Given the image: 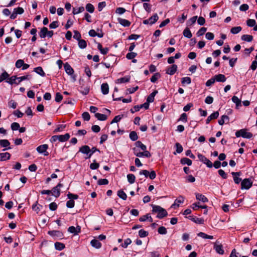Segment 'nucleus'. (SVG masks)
Instances as JSON below:
<instances>
[{"instance_id":"4468645a","label":"nucleus","mask_w":257,"mask_h":257,"mask_svg":"<svg viewBox=\"0 0 257 257\" xmlns=\"http://www.w3.org/2000/svg\"><path fill=\"white\" fill-rule=\"evenodd\" d=\"M11 157V155L9 153H0V161H5L9 160Z\"/></svg>"},{"instance_id":"39448f33","label":"nucleus","mask_w":257,"mask_h":257,"mask_svg":"<svg viewBox=\"0 0 257 257\" xmlns=\"http://www.w3.org/2000/svg\"><path fill=\"white\" fill-rule=\"evenodd\" d=\"M62 186V184L58 183L56 186L52 189L51 191L52 195L56 198L58 197L60 195V188Z\"/></svg>"},{"instance_id":"412c9836","label":"nucleus","mask_w":257,"mask_h":257,"mask_svg":"<svg viewBox=\"0 0 257 257\" xmlns=\"http://www.w3.org/2000/svg\"><path fill=\"white\" fill-rule=\"evenodd\" d=\"M58 141L61 142H64L67 141L70 138V135L66 133L64 135H58Z\"/></svg>"},{"instance_id":"4c0bfd02","label":"nucleus","mask_w":257,"mask_h":257,"mask_svg":"<svg viewBox=\"0 0 257 257\" xmlns=\"http://www.w3.org/2000/svg\"><path fill=\"white\" fill-rule=\"evenodd\" d=\"M78 46L80 48L84 49L87 46L86 42L84 40L80 39L78 40Z\"/></svg>"},{"instance_id":"a19ab883","label":"nucleus","mask_w":257,"mask_h":257,"mask_svg":"<svg viewBox=\"0 0 257 257\" xmlns=\"http://www.w3.org/2000/svg\"><path fill=\"white\" fill-rule=\"evenodd\" d=\"M10 143L7 140H0V146L2 147H8L10 146Z\"/></svg>"},{"instance_id":"49530a36","label":"nucleus","mask_w":257,"mask_h":257,"mask_svg":"<svg viewBox=\"0 0 257 257\" xmlns=\"http://www.w3.org/2000/svg\"><path fill=\"white\" fill-rule=\"evenodd\" d=\"M86 10L90 13H92L94 10V6L91 4H87L86 6Z\"/></svg>"},{"instance_id":"5701e85b","label":"nucleus","mask_w":257,"mask_h":257,"mask_svg":"<svg viewBox=\"0 0 257 257\" xmlns=\"http://www.w3.org/2000/svg\"><path fill=\"white\" fill-rule=\"evenodd\" d=\"M91 245L96 248H99L101 246V243L97 239H94L92 240L90 242Z\"/></svg>"},{"instance_id":"6ab92c4d","label":"nucleus","mask_w":257,"mask_h":257,"mask_svg":"<svg viewBox=\"0 0 257 257\" xmlns=\"http://www.w3.org/2000/svg\"><path fill=\"white\" fill-rule=\"evenodd\" d=\"M177 70V66L175 64L172 65L167 71L166 73L169 75H173Z\"/></svg>"},{"instance_id":"69168bd1","label":"nucleus","mask_w":257,"mask_h":257,"mask_svg":"<svg viewBox=\"0 0 257 257\" xmlns=\"http://www.w3.org/2000/svg\"><path fill=\"white\" fill-rule=\"evenodd\" d=\"M178 120L184 122H187V114L185 113H182Z\"/></svg>"},{"instance_id":"cd10ccee","label":"nucleus","mask_w":257,"mask_h":257,"mask_svg":"<svg viewBox=\"0 0 257 257\" xmlns=\"http://www.w3.org/2000/svg\"><path fill=\"white\" fill-rule=\"evenodd\" d=\"M149 19V22H150V25H153L155 24L159 19V17L157 14H155L153 16L150 17Z\"/></svg>"},{"instance_id":"7ed1b4c3","label":"nucleus","mask_w":257,"mask_h":257,"mask_svg":"<svg viewBox=\"0 0 257 257\" xmlns=\"http://www.w3.org/2000/svg\"><path fill=\"white\" fill-rule=\"evenodd\" d=\"M252 184V182L250 179H244L241 182V189H249Z\"/></svg>"},{"instance_id":"338daca9","label":"nucleus","mask_w":257,"mask_h":257,"mask_svg":"<svg viewBox=\"0 0 257 257\" xmlns=\"http://www.w3.org/2000/svg\"><path fill=\"white\" fill-rule=\"evenodd\" d=\"M83 119L85 121H88L90 119V115L88 112H84L82 114Z\"/></svg>"},{"instance_id":"72a5a7b5","label":"nucleus","mask_w":257,"mask_h":257,"mask_svg":"<svg viewBox=\"0 0 257 257\" xmlns=\"http://www.w3.org/2000/svg\"><path fill=\"white\" fill-rule=\"evenodd\" d=\"M130 138L133 141H135L138 140V136L137 133L135 131H132L130 134Z\"/></svg>"},{"instance_id":"79ce46f5","label":"nucleus","mask_w":257,"mask_h":257,"mask_svg":"<svg viewBox=\"0 0 257 257\" xmlns=\"http://www.w3.org/2000/svg\"><path fill=\"white\" fill-rule=\"evenodd\" d=\"M127 179L130 183L133 184L135 181L136 177L134 174H130L127 175Z\"/></svg>"},{"instance_id":"1a4fd4ad","label":"nucleus","mask_w":257,"mask_h":257,"mask_svg":"<svg viewBox=\"0 0 257 257\" xmlns=\"http://www.w3.org/2000/svg\"><path fill=\"white\" fill-rule=\"evenodd\" d=\"M184 197L183 196H179L177 199L175 200L174 203L172 205V208H175V206L179 207V203H183L184 201Z\"/></svg>"},{"instance_id":"f8f14e48","label":"nucleus","mask_w":257,"mask_h":257,"mask_svg":"<svg viewBox=\"0 0 257 257\" xmlns=\"http://www.w3.org/2000/svg\"><path fill=\"white\" fill-rule=\"evenodd\" d=\"M135 154L136 156L139 157L145 156L147 158H150L151 156L150 153L149 151H146V150L144 151L143 152L135 153Z\"/></svg>"},{"instance_id":"c756f323","label":"nucleus","mask_w":257,"mask_h":257,"mask_svg":"<svg viewBox=\"0 0 257 257\" xmlns=\"http://www.w3.org/2000/svg\"><path fill=\"white\" fill-rule=\"evenodd\" d=\"M241 40L248 42H251L253 40V37L249 35H243L241 38Z\"/></svg>"},{"instance_id":"9d476101","label":"nucleus","mask_w":257,"mask_h":257,"mask_svg":"<svg viewBox=\"0 0 257 257\" xmlns=\"http://www.w3.org/2000/svg\"><path fill=\"white\" fill-rule=\"evenodd\" d=\"M232 175L233 176V180L236 184H239L241 180V179L239 178V176L241 175V172H232Z\"/></svg>"},{"instance_id":"6e6d98bb","label":"nucleus","mask_w":257,"mask_h":257,"mask_svg":"<svg viewBox=\"0 0 257 257\" xmlns=\"http://www.w3.org/2000/svg\"><path fill=\"white\" fill-rule=\"evenodd\" d=\"M139 235L141 237H145L148 235V232L144 229H141L139 231Z\"/></svg>"},{"instance_id":"c9c22d12","label":"nucleus","mask_w":257,"mask_h":257,"mask_svg":"<svg viewBox=\"0 0 257 257\" xmlns=\"http://www.w3.org/2000/svg\"><path fill=\"white\" fill-rule=\"evenodd\" d=\"M84 11V8L83 7H80L78 8H74L73 9V14L74 15H77L80 13L83 12Z\"/></svg>"},{"instance_id":"dca6fc26","label":"nucleus","mask_w":257,"mask_h":257,"mask_svg":"<svg viewBox=\"0 0 257 257\" xmlns=\"http://www.w3.org/2000/svg\"><path fill=\"white\" fill-rule=\"evenodd\" d=\"M219 116V112L218 111H215L208 116L206 123L207 124L209 123V122L213 119L217 118Z\"/></svg>"},{"instance_id":"f257e3e1","label":"nucleus","mask_w":257,"mask_h":257,"mask_svg":"<svg viewBox=\"0 0 257 257\" xmlns=\"http://www.w3.org/2000/svg\"><path fill=\"white\" fill-rule=\"evenodd\" d=\"M153 212L158 213L157 217L158 218H163L168 214L166 210L158 205H153Z\"/></svg>"},{"instance_id":"603ef678","label":"nucleus","mask_w":257,"mask_h":257,"mask_svg":"<svg viewBox=\"0 0 257 257\" xmlns=\"http://www.w3.org/2000/svg\"><path fill=\"white\" fill-rule=\"evenodd\" d=\"M256 22L253 19H248L246 21V24L248 27H253L255 26Z\"/></svg>"},{"instance_id":"0eeeda50","label":"nucleus","mask_w":257,"mask_h":257,"mask_svg":"<svg viewBox=\"0 0 257 257\" xmlns=\"http://www.w3.org/2000/svg\"><path fill=\"white\" fill-rule=\"evenodd\" d=\"M219 242L216 241L214 243L213 248L216 252L220 254H223L224 251L223 248V246L221 244H219Z\"/></svg>"},{"instance_id":"680f3d73","label":"nucleus","mask_w":257,"mask_h":257,"mask_svg":"<svg viewBox=\"0 0 257 257\" xmlns=\"http://www.w3.org/2000/svg\"><path fill=\"white\" fill-rule=\"evenodd\" d=\"M75 202L73 200H69L66 203V206L68 208H72L74 206Z\"/></svg>"},{"instance_id":"9b49d317","label":"nucleus","mask_w":257,"mask_h":257,"mask_svg":"<svg viewBox=\"0 0 257 257\" xmlns=\"http://www.w3.org/2000/svg\"><path fill=\"white\" fill-rule=\"evenodd\" d=\"M64 67L65 72L70 75H72L74 73V70L71 66L67 63H66L64 65Z\"/></svg>"},{"instance_id":"f03ea898","label":"nucleus","mask_w":257,"mask_h":257,"mask_svg":"<svg viewBox=\"0 0 257 257\" xmlns=\"http://www.w3.org/2000/svg\"><path fill=\"white\" fill-rule=\"evenodd\" d=\"M235 136L237 138L242 137L244 138L250 139L252 137V134L251 133L247 132L246 129L243 128L236 131L235 133Z\"/></svg>"},{"instance_id":"de8ad7c7","label":"nucleus","mask_w":257,"mask_h":257,"mask_svg":"<svg viewBox=\"0 0 257 257\" xmlns=\"http://www.w3.org/2000/svg\"><path fill=\"white\" fill-rule=\"evenodd\" d=\"M9 74L5 71L2 75H0V82L3 81V80H6L8 77H9Z\"/></svg>"},{"instance_id":"b1692460","label":"nucleus","mask_w":257,"mask_h":257,"mask_svg":"<svg viewBox=\"0 0 257 257\" xmlns=\"http://www.w3.org/2000/svg\"><path fill=\"white\" fill-rule=\"evenodd\" d=\"M48 29L46 27H43L39 33V35L41 38H44L46 37Z\"/></svg>"},{"instance_id":"2eb2a0df","label":"nucleus","mask_w":257,"mask_h":257,"mask_svg":"<svg viewBox=\"0 0 257 257\" xmlns=\"http://www.w3.org/2000/svg\"><path fill=\"white\" fill-rule=\"evenodd\" d=\"M79 152H81L83 154L88 155L91 152V150L88 146H83L79 149Z\"/></svg>"},{"instance_id":"7c9ffc66","label":"nucleus","mask_w":257,"mask_h":257,"mask_svg":"<svg viewBox=\"0 0 257 257\" xmlns=\"http://www.w3.org/2000/svg\"><path fill=\"white\" fill-rule=\"evenodd\" d=\"M183 35L187 38H191L192 36V33L188 28H186L183 31Z\"/></svg>"},{"instance_id":"37998d69","label":"nucleus","mask_w":257,"mask_h":257,"mask_svg":"<svg viewBox=\"0 0 257 257\" xmlns=\"http://www.w3.org/2000/svg\"><path fill=\"white\" fill-rule=\"evenodd\" d=\"M160 77V74L159 73H156L154 74L153 76L151 78V81L153 83H155Z\"/></svg>"},{"instance_id":"f3484780","label":"nucleus","mask_w":257,"mask_h":257,"mask_svg":"<svg viewBox=\"0 0 257 257\" xmlns=\"http://www.w3.org/2000/svg\"><path fill=\"white\" fill-rule=\"evenodd\" d=\"M117 21L118 23L123 27H128L131 25V22L130 21L124 19L118 18Z\"/></svg>"},{"instance_id":"13d9d810","label":"nucleus","mask_w":257,"mask_h":257,"mask_svg":"<svg viewBox=\"0 0 257 257\" xmlns=\"http://www.w3.org/2000/svg\"><path fill=\"white\" fill-rule=\"evenodd\" d=\"M65 128V125L63 124H60L58 127L54 131V133L60 132L62 131Z\"/></svg>"},{"instance_id":"473e14b6","label":"nucleus","mask_w":257,"mask_h":257,"mask_svg":"<svg viewBox=\"0 0 257 257\" xmlns=\"http://www.w3.org/2000/svg\"><path fill=\"white\" fill-rule=\"evenodd\" d=\"M34 71L41 76H45V73L41 67H38L34 69Z\"/></svg>"},{"instance_id":"2f4dec72","label":"nucleus","mask_w":257,"mask_h":257,"mask_svg":"<svg viewBox=\"0 0 257 257\" xmlns=\"http://www.w3.org/2000/svg\"><path fill=\"white\" fill-rule=\"evenodd\" d=\"M95 116L99 120H105L107 119V116L105 114L100 113H96Z\"/></svg>"},{"instance_id":"393cba45","label":"nucleus","mask_w":257,"mask_h":257,"mask_svg":"<svg viewBox=\"0 0 257 257\" xmlns=\"http://www.w3.org/2000/svg\"><path fill=\"white\" fill-rule=\"evenodd\" d=\"M229 117L227 115H223L221 116V118L218 120V123L222 125L225 121H227V123L229 122Z\"/></svg>"},{"instance_id":"423d86ee","label":"nucleus","mask_w":257,"mask_h":257,"mask_svg":"<svg viewBox=\"0 0 257 257\" xmlns=\"http://www.w3.org/2000/svg\"><path fill=\"white\" fill-rule=\"evenodd\" d=\"M48 148V146L47 144L42 145L38 146L36 150L37 152L40 154L44 153L45 156H48L49 153L47 152V150Z\"/></svg>"},{"instance_id":"4d7b16f0","label":"nucleus","mask_w":257,"mask_h":257,"mask_svg":"<svg viewBox=\"0 0 257 257\" xmlns=\"http://www.w3.org/2000/svg\"><path fill=\"white\" fill-rule=\"evenodd\" d=\"M131 242V239L130 238H127L124 241V243L121 244V246L123 248H126Z\"/></svg>"},{"instance_id":"20e7f679","label":"nucleus","mask_w":257,"mask_h":257,"mask_svg":"<svg viewBox=\"0 0 257 257\" xmlns=\"http://www.w3.org/2000/svg\"><path fill=\"white\" fill-rule=\"evenodd\" d=\"M198 158L201 162L206 164L208 168L212 167L213 165L212 162L203 155L198 154Z\"/></svg>"},{"instance_id":"bf43d9fd","label":"nucleus","mask_w":257,"mask_h":257,"mask_svg":"<svg viewBox=\"0 0 257 257\" xmlns=\"http://www.w3.org/2000/svg\"><path fill=\"white\" fill-rule=\"evenodd\" d=\"M159 233L161 234H166L167 232L166 228L164 226H161L158 228Z\"/></svg>"},{"instance_id":"f704fd0d","label":"nucleus","mask_w":257,"mask_h":257,"mask_svg":"<svg viewBox=\"0 0 257 257\" xmlns=\"http://www.w3.org/2000/svg\"><path fill=\"white\" fill-rule=\"evenodd\" d=\"M241 27L240 26L234 27L231 29L230 32L233 34H236L241 31Z\"/></svg>"},{"instance_id":"58836bf2","label":"nucleus","mask_w":257,"mask_h":257,"mask_svg":"<svg viewBox=\"0 0 257 257\" xmlns=\"http://www.w3.org/2000/svg\"><path fill=\"white\" fill-rule=\"evenodd\" d=\"M181 163L183 165L187 164L188 166H190L192 164V161L188 158H184L181 160Z\"/></svg>"},{"instance_id":"09e8293b","label":"nucleus","mask_w":257,"mask_h":257,"mask_svg":"<svg viewBox=\"0 0 257 257\" xmlns=\"http://www.w3.org/2000/svg\"><path fill=\"white\" fill-rule=\"evenodd\" d=\"M31 78V76L30 75H27L26 76L18 77V83H20L21 81L25 80H29Z\"/></svg>"},{"instance_id":"ea45409f","label":"nucleus","mask_w":257,"mask_h":257,"mask_svg":"<svg viewBox=\"0 0 257 257\" xmlns=\"http://www.w3.org/2000/svg\"><path fill=\"white\" fill-rule=\"evenodd\" d=\"M130 81V77H122L119 79H117L116 80V83H122L125 82H127Z\"/></svg>"},{"instance_id":"c03bdc74","label":"nucleus","mask_w":257,"mask_h":257,"mask_svg":"<svg viewBox=\"0 0 257 257\" xmlns=\"http://www.w3.org/2000/svg\"><path fill=\"white\" fill-rule=\"evenodd\" d=\"M207 31V28L205 27H202L196 33L198 37L203 35Z\"/></svg>"},{"instance_id":"aec40b11","label":"nucleus","mask_w":257,"mask_h":257,"mask_svg":"<svg viewBox=\"0 0 257 257\" xmlns=\"http://www.w3.org/2000/svg\"><path fill=\"white\" fill-rule=\"evenodd\" d=\"M196 199L202 201V202H207L208 201V199L203 195L199 193H196Z\"/></svg>"},{"instance_id":"4be33fe9","label":"nucleus","mask_w":257,"mask_h":257,"mask_svg":"<svg viewBox=\"0 0 257 257\" xmlns=\"http://www.w3.org/2000/svg\"><path fill=\"white\" fill-rule=\"evenodd\" d=\"M101 92L103 94H107L109 92V86L107 83H102L101 86Z\"/></svg>"},{"instance_id":"864d4df0","label":"nucleus","mask_w":257,"mask_h":257,"mask_svg":"<svg viewBox=\"0 0 257 257\" xmlns=\"http://www.w3.org/2000/svg\"><path fill=\"white\" fill-rule=\"evenodd\" d=\"M73 32H74V35H73L74 39H75L78 41L80 39H81V34L78 31L74 30L73 31Z\"/></svg>"},{"instance_id":"ddd939ff","label":"nucleus","mask_w":257,"mask_h":257,"mask_svg":"<svg viewBox=\"0 0 257 257\" xmlns=\"http://www.w3.org/2000/svg\"><path fill=\"white\" fill-rule=\"evenodd\" d=\"M215 81L224 82L226 81V78L223 74H217L214 76Z\"/></svg>"},{"instance_id":"5fc2aeb1","label":"nucleus","mask_w":257,"mask_h":257,"mask_svg":"<svg viewBox=\"0 0 257 257\" xmlns=\"http://www.w3.org/2000/svg\"><path fill=\"white\" fill-rule=\"evenodd\" d=\"M37 202H36L35 204H33L32 205V209L36 211L37 212V213H38L40 211V207H42V206L41 205H39V206L37 205Z\"/></svg>"},{"instance_id":"e433bc0d","label":"nucleus","mask_w":257,"mask_h":257,"mask_svg":"<svg viewBox=\"0 0 257 257\" xmlns=\"http://www.w3.org/2000/svg\"><path fill=\"white\" fill-rule=\"evenodd\" d=\"M55 247L57 250H61L65 248V245L62 243L56 242L55 243Z\"/></svg>"},{"instance_id":"6e6552de","label":"nucleus","mask_w":257,"mask_h":257,"mask_svg":"<svg viewBox=\"0 0 257 257\" xmlns=\"http://www.w3.org/2000/svg\"><path fill=\"white\" fill-rule=\"evenodd\" d=\"M81 230V227L80 226H77L76 227L71 226L69 227L68 229V231L71 233H73L74 235L78 234Z\"/></svg>"},{"instance_id":"8fccbe9b","label":"nucleus","mask_w":257,"mask_h":257,"mask_svg":"<svg viewBox=\"0 0 257 257\" xmlns=\"http://www.w3.org/2000/svg\"><path fill=\"white\" fill-rule=\"evenodd\" d=\"M191 78L188 77H183L181 79V82L183 84H189L191 83Z\"/></svg>"},{"instance_id":"c85d7f7f","label":"nucleus","mask_w":257,"mask_h":257,"mask_svg":"<svg viewBox=\"0 0 257 257\" xmlns=\"http://www.w3.org/2000/svg\"><path fill=\"white\" fill-rule=\"evenodd\" d=\"M117 195L123 200H125L127 198L126 193L122 190H119L117 191Z\"/></svg>"},{"instance_id":"a878e982","label":"nucleus","mask_w":257,"mask_h":257,"mask_svg":"<svg viewBox=\"0 0 257 257\" xmlns=\"http://www.w3.org/2000/svg\"><path fill=\"white\" fill-rule=\"evenodd\" d=\"M147 220H148L151 222L153 221V218L149 214H147L146 215L142 216L139 219V220L142 222L145 221Z\"/></svg>"},{"instance_id":"052dcab7","label":"nucleus","mask_w":257,"mask_h":257,"mask_svg":"<svg viewBox=\"0 0 257 257\" xmlns=\"http://www.w3.org/2000/svg\"><path fill=\"white\" fill-rule=\"evenodd\" d=\"M20 128V124L18 122H13L11 124V128L13 131H17Z\"/></svg>"},{"instance_id":"a18cd8bd","label":"nucleus","mask_w":257,"mask_h":257,"mask_svg":"<svg viewBox=\"0 0 257 257\" xmlns=\"http://www.w3.org/2000/svg\"><path fill=\"white\" fill-rule=\"evenodd\" d=\"M135 144L136 147L140 148L143 151L147 149V147L140 141H137Z\"/></svg>"},{"instance_id":"a211bd4d","label":"nucleus","mask_w":257,"mask_h":257,"mask_svg":"<svg viewBox=\"0 0 257 257\" xmlns=\"http://www.w3.org/2000/svg\"><path fill=\"white\" fill-rule=\"evenodd\" d=\"M6 79V82L12 85L13 84H19L18 81L17 82V81L18 80V77H17L16 76H13L9 78H7Z\"/></svg>"},{"instance_id":"bb28decb","label":"nucleus","mask_w":257,"mask_h":257,"mask_svg":"<svg viewBox=\"0 0 257 257\" xmlns=\"http://www.w3.org/2000/svg\"><path fill=\"white\" fill-rule=\"evenodd\" d=\"M158 93L157 90L154 91L152 93H151L148 96L147 99V101L149 103L152 102L154 100V97L156 94Z\"/></svg>"},{"instance_id":"e2e57ef3","label":"nucleus","mask_w":257,"mask_h":257,"mask_svg":"<svg viewBox=\"0 0 257 257\" xmlns=\"http://www.w3.org/2000/svg\"><path fill=\"white\" fill-rule=\"evenodd\" d=\"M24 61L23 60L19 59L16 62V67L17 68H20L24 65Z\"/></svg>"},{"instance_id":"774afa93","label":"nucleus","mask_w":257,"mask_h":257,"mask_svg":"<svg viewBox=\"0 0 257 257\" xmlns=\"http://www.w3.org/2000/svg\"><path fill=\"white\" fill-rule=\"evenodd\" d=\"M175 146L176 147V152L177 153H181L183 150L182 146L178 143H177Z\"/></svg>"},{"instance_id":"3c124183","label":"nucleus","mask_w":257,"mask_h":257,"mask_svg":"<svg viewBox=\"0 0 257 257\" xmlns=\"http://www.w3.org/2000/svg\"><path fill=\"white\" fill-rule=\"evenodd\" d=\"M99 185H107L108 184V180L106 179H100L97 182Z\"/></svg>"},{"instance_id":"0e129e2a","label":"nucleus","mask_w":257,"mask_h":257,"mask_svg":"<svg viewBox=\"0 0 257 257\" xmlns=\"http://www.w3.org/2000/svg\"><path fill=\"white\" fill-rule=\"evenodd\" d=\"M137 54L135 52H130L126 54V57L128 59H133L136 57Z\"/></svg>"}]
</instances>
